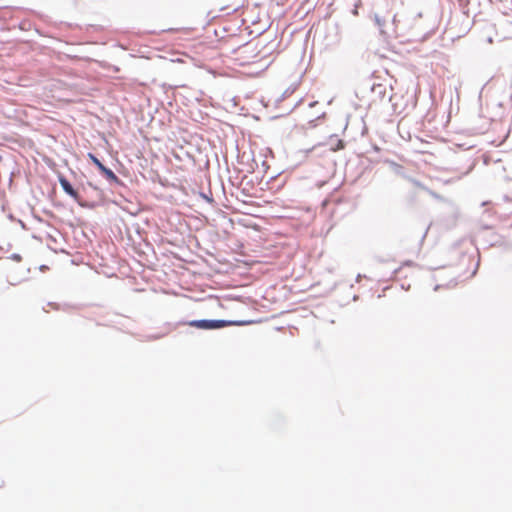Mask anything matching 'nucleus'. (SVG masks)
<instances>
[{
	"label": "nucleus",
	"instance_id": "f257e3e1",
	"mask_svg": "<svg viewBox=\"0 0 512 512\" xmlns=\"http://www.w3.org/2000/svg\"><path fill=\"white\" fill-rule=\"evenodd\" d=\"M245 322L242 321H227V320H192L187 323L190 327L203 329V330H214L220 329L227 326L243 325Z\"/></svg>",
	"mask_w": 512,
	"mask_h": 512
},
{
	"label": "nucleus",
	"instance_id": "f03ea898",
	"mask_svg": "<svg viewBox=\"0 0 512 512\" xmlns=\"http://www.w3.org/2000/svg\"><path fill=\"white\" fill-rule=\"evenodd\" d=\"M59 182H60L62 189L65 191V193H67L69 196H71L76 201L79 200L78 192L72 187L70 182L64 176H59Z\"/></svg>",
	"mask_w": 512,
	"mask_h": 512
},
{
	"label": "nucleus",
	"instance_id": "7ed1b4c3",
	"mask_svg": "<svg viewBox=\"0 0 512 512\" xmlns=\"http://www.w3.org/2000/svg\"><path fill=\"white\" fill-rule=\"evenodd\" d=\"M99 171L106 177L107 180L114 182V183L119 182L117 175L111 169L107 168L106 166H103Z\"/></svg>",
	"mask_w": 512,
	"mask_h": 512
},
{
	"label": "nucleus",
	"instance_id": "20e7f679",
	"mask_svg": "<svg viewBox=\"0 0 512 512\" xmlns=\"http://www.w3.org/2000/svg\"><path fill=\"white\" fill-rule=\"evenodd\" d=\"M88 157L99 170L104 166L94 154L89 153Z\"/></svg>",
	"mask_w": 512,
	"mask_h": 512
},
{
	"label": "nucleus",
	"instance_id": "39448f33",
	"mask_svg": "<svg viewBox=\"0 0 512 512\" xmlns=\"http://www.w3.org/2000/svg\"><path fill=\"white\" fill-rule=\"evenodd\" d=\"M256 50V48H252L250 45H246L242 50H241V55L243 58H246V54H249V53H252Z\"/></svg>",
	"mask_w": 512,
	"mask_h": 512
},
{
	"label": "nucleus",
	"instance_id": "423d86ee",
	"mask_svg": "<svg viewBox=\"0 0 512 512\" xmlns=\"http://www.w3.org/2000/svg\"><path fill=\"white\" fill-rule=\"evenodd\" d=\"M373 91H378L381 94L384 93L385 88L383 87L382 84H378L373 87Z\"/></svg>",
	"mask_w": 512,
	"mask_h": 512
},
{
	"label": "nucleus",
	"instance_id": "0eeeda50",
	"mask_svg": "<svg viewBox=\"0 0 512 512\" xmlns=\"http://www.w3.org/2000/svg\"><path fill=\"white\" fill-rule=\"evenodd\" d=\"M189 29H175V28H171V29H167L166 31L167 32H179V31H185L187 32Z\"/></svg>",
	"mask_w": 512,
	"mask_h": 512
},
{
	"label": "nucleus",
	"instance_id": "6e6552de",
	"mask_svg": "<svg viewBox=\"0 0 512 512\" xmlns=\"http://www.w3.org/2000/svg\"><path fill=\"white\" fill-rule=\"evenodd\" d=\"M343 147H344L343 142L341 140H339L338 146H337V148L335 150L342 149Z\"/></svg>",
	"mask_w": 512,
	"mask_h": 512
},
{
	"label": "nucleus",
	"instance_id": "1a4fd4ad",
	"mask_svg": "<svg viewBox=\"0 0 512 512\" xmlns=\"http://www.w3.org/2000/svg\"><path fill=\"white\" fill-rule=\"evenodd\" d=\"M172 62H178V63H183L184 61L180 58H177V59H172L171 60Z\"/></svg>",
	"mask_w": 512,
	"mask_h": 512
},
{
	"label": "nucleus",
	"instance_id": "9d476101",
	"mask_svg": "<svg viewBox=\"0 0 512 512\" xmlns=\"http://www.w3.org/2000/svg\"><path fill=\"white\" fill-rule=\"evenodd\" d=\"M13 259H15L16 261H20L21 260V256L20 255H13Z\"/></svg>",
	"mask_w": 512,
	"mask_h": 512
}]
</instances>
